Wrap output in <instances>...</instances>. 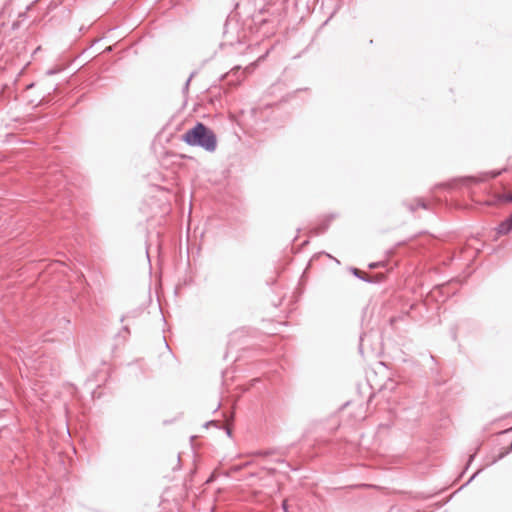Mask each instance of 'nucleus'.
<instances>
[{
    "label": "nucleus",
    "instance_id": "423d86ee",
    "mask_svg": "<svg viewBox=\"0 0 512 512\" xmlns=\"http://www.w3.org/2000/svg\"><path fill=\"white\" fill-rule=\"evenodd\" d=\"M246 464H247V463L232 465V466H231V470L237 471V470L241 469V468H242V466H245Z\"/></svg>",
    "mask_w": 512,
    "mask_h": 512
},
{
    "label": "nucleus",
    "instance_id": "f257e3e1",
    "mask_svg": "<svg viewBox=\"0 0 512 512\" xmlns=\"http://www.w3.org/2000/svg\"><path fill=\"white\" fill-rule=\"evenodd\" d=\"M183 141L190 146H200L210 152H213L217 146L215 134L202 123H197L188 130L183 135Z\"/></svg>",
    "mask_w": 512,
    "mask_h": 512
},
{
    "label": "nucleus",
    "instance_id": "6e6552de",
    "mask_svg": "<svg viewBox=\"0 0 512 512\" xmlns=\"http://www.w3.org/2000/svg\"><path fill=\"white\" fill-rule=\"evenodd\" d=\"M58 456H59L60 460L63 461L62 452L58 453Z\"/></svg>",
    "mask_w": 512,
    "mask_h": 512
},
{
    "label": "nucleus",
    "instance_id": "7ed1b4c3",
    "mask_svg": "<svg viewBox=\"0 0 512 512\" xmlns=\"http://www.w3.org/2000/svg\"><path fill=\"white\" fill-rule=\"evenodd\" d=\"M512 230V214L501 222L499 226L497 227V234L498 235H506Z\"/></svg>",
    "mask_w": 512,
    "mask_h": 512
},
{
    "label": "nucleus",
    "instance_id": "0eeeda50",
    "mask_svg": "<svg viewBox=\"0 0 512 512\" xmlns=\"http://www.w3.org/2000/svg\"><path fill=\"white\" fill-rule=\"evenodd\" d=\"M281 507H282V510H283L284 512H289V507H288L287 500H284V501L282 502Z\"/></svg>",
    "mask_w": 512,
    "mask_h": 512
},
{
    "label": "nucleus",
    "instance_id": "f03ea898",
    "mask_svg": "<svg viewBox=\"0 0 512 512\" xmlns=\"http://www.w3.org/2000/svg\"><path fill=\"white\" fill-rule=\"evenodd\" d=\"M482 450H476V453L472 454L469 456V461H468V464L477 456L480 455V452ZM486 452L485 456L482 457V461L481 463L479 464V468L476 470V472L469 478V480L461 487H465L467 486L469 483H471L475 477L481 472L483 471L485 468L491 466L492 464L496 463L498 460H501L502 458L505 457V455L510 451V450H506V452H500L498 454H496V450H484Z\"/></svg>",
    "mask_w": 512,
    "mask_h": 512
},
{
    "label": "nucleus",
    "instance_id": "20e7f679",
    "mask_svg": "<svg viewBox=\"0 0 512 512\" xmlns=\"http://www.w3.org/2000/svg\"><path fill=\"white\" fill-rule=\"evenodd\" d=\"M174 457H176V465L172 467L173 471L178 470L180 468V463H181L180 454H176V455H174Z\"/></svg>",
    "mask_w": 512,
    "mask_h": 512
},
{
    "label": "nucleus",
    "instance_id": "39448f33",
    "mask_svg": "<svg viewBox=\"0 0 512 512\" xmlns=\"http://www.w3.org/2000/svg\"><path fill=\"white\" fill-rule=\"evenodd\" d=\"M500 199L506 202H512V193H505Z\"/></svg>",
    "mask_w": 512,
    "mask_h": 512
}]
</instances>
